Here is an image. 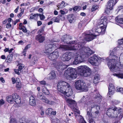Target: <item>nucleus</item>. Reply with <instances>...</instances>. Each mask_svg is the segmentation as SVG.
I'll return each instance as SVG.
<instances>
[{"label":"nucleus","instance_id":"29","mask_svg":"<svg viewBox=\"0 0 123 123\" xmlns=\"http://www.w3.org/2000/svg\"><path fill=\"white\" fill-rule=\"evenodd\" d=\"M77 107V105H76V107L74 106L73 107V110H74V111L76 112L75 113H74L76 117L77 116L79 115L80 113V111L79 110L76 108Z\"/></svg>","mask_w":123,"mask_h":123},{"label":"nucleus","instance_id":"20","mask_svg":"<svg viewBox=\"0 0 123 123\" xmlns=\"http://www.w3.org/2000/svg\"><path fill=\"white\" fill-rule=\"evenodd\" d=\"M116 49H114L110 53L109 56L108 57L109 58H116L118 59V57L116 55Z\"/></svg>","mask_w":123,"mask_h":123},{"label":"nucleus","instance_id":"21","mask_svg":"<svg viewBox=\"0 0 123 123\" xmlns=\"http://www.w3.org/2000/svg\"><path fill=\"white\" fill-rule=\"evenodd\" d=\"M115 20L117 23L123 24V14L115 18Z\"/></svg>","mask_w":123,"mask_h":123},{"label":"nucleus","instance_id":"45","mask_svg":"<svg viewBox=\"0 0 123 123\" xmlns=\"http://www.w3.org/2000/svg\"><path fill=\"white\" fill-rule=\"evenodd\" d=\"M115 87L114 86L113 84L111 83H110L109 84V86L108 87V89H114V90H115Z\"/></svg>","mask_w":123,"mask_h":123},{"label":"nucleus","instance_id":"40","mask_svg":"<svg viewBox=\"0 0 123 123\" xmlns=\"http://www.w3.org/2000/svg\"><path fill=\"white\" fill-rule=\"evenodd\" d=\"M99 79V76L98 75H96L94 78V79L93 80V82L94 83H95L97 82L96 81L98 80Z\"/></svg>","mask_w":123,"mask_h":123},{"label":"nucleus","instance_id":"46","mask_svg":"<svg viewBox=\"0 0 123 123\" xmlns=\"http://www.w3.org/2000/svg\"><path fill=\"white\" fill-rule=\"evenodd\" d=\"M14 101L17 104L20 103L21 102V100L20 99V98L18 97V98H16V99L14 100Z\"/></svg>","mask_w":123,"mask_h":123},{"label":"nucleus","instance_id":"49","mask_svg":"<svg viewBox=\"0 0 123 123\" xmlns=\"http://www.w3.org/2000/svg\"><path fill=\"white\" fill-rule=\"evenodd\" d=\"M52 109L51 108H49L46 110V113L48 112V115H49L51 113L52 111Z\"/></svg>","mask_w":123,"mask_h":123},{"label":"nucleus","instance_id":"37","mask_svg":"<svg viewBox=\"0 0 123 123\" xmlns=\"http://www.w3.org/2000/svg\"><path fill=\"white\" fill-rule=\"evenodd\" d=\"M37 17L39 16L41 20H43L45 18V16L43 14L41 15L40 14L37 13Z\"/></svg>","mask_w":123,"mask_h":123},{"label":"nucleus","instance_id":"4","mask_svg":"<svg viewBox=\"0 0 123 123\" xmlns=\"http://www.w3.org/2000/svg\"><path fill=\"white\" fill-rule=\"evenodd\" d=\"M122 109L116 107H111L108 109L106 112V114L111 118H117L118 120H120L123 117L122 113Z\"/></svg>","mask_w":123,"mask_h":123},{"label":"nucleus","instance_id":"9","mask_svg":"<svg viewBox=\"0 0 123 123\" xmlns=\"http://www.w3.org/2000/svg\"><path fill=\"white\" fill-rule=\"evenodd\" d=\"M74 55V53L67 52L64 54L61 57V60L63 61H68L70 60Z\"/></svg>","mask_w":123,"mask_h":123},{"label":"nucleus","instance_id":"31","mask_svg":"<svg viewBox=\"0 0 123 123\" xmlns=\"http://www.w3.org/2000/svg\"><path fill=\"white\" fill-rule=\"evenodd\" d=\"M73 15L72 14L69 15L68 17V19L69 22L71 23L74 19L73 17Z\"/></svg>","mask_w":123,"mask_h":123},{"label":"nucleus","instance_id":"36","mask_svg":"<svg viewBox=\"0 0 123 123\" xmlns=\"http://www.w3.org/2000/svg\"><path fill=\"white\" fill-rule=\"evenodd\" d=\"M21 86V83L20 82H16V87L18 90L20 89Z\"/></svg>","mask_w":123,"mask_h":123},{"label":"nucleus","instance_id":"52","mask_svg":"<svg viewBox=\"0 0 123 123\" xmlns=\"http://www.w3.org/2000/svg\"><path fill=\"white\" fill-rule=\"evenodd\" d=\"M118 43L120 45H121L123 43V38L121 39H119L118 40Z\"/></svg>","mask_w":123,"mask_h":123},{"label":"nucleus","instance_id":"32","mask_svg":"<svg viewBox=\"0 0 123 123\" xmlns=\"http://www.w3.org/2000/svg\"><path fill=\"white\" fill-rule=\"evenodd\" d=\"M7 102L9 103H11L12 102L14 101L15 99H13L11 95H9L7 96L6 98Z\"/></svg>","mask_w":123,"mask_h":123},{"label":"nucleus","instance_id":"54","mask_svg":"<svg viewBox=\"0 0 123 123\" xmlns=\"http://www.w3.org/2000/svg\"><path fill=\"white\" fill-rule=\"evenodd\" d=\"M86 98H85V96H84L80 100V102H86Z\"/></svg>","mask_w":123,"mask_h":123},{"label":"nucleus","instance_id":"15","mask_svg":"<svg viewBox=\"0 0 123 123\" xmlns=\"http://www.w3.org/2000/svg\"><path fill=\"white\" fill-rule=\"evenodd\" d=\"M71 39V37L69 35H66L63 36L61 38L62 41L64 42L65 44H68L69 40Z\"/></svg>","mask_w":123,"mask_h":123},{"label":"nucleus","instance_id":"64","mask_svg":"<svg viewBox=\"0 0 123 123\" xmlns=\"http://www.w3.org/2000/svg\"><path fill=\"white\" fill-rule=\"evenodd\" d=\"M38 26H40L42 24V22L40 21H37V22Z\"/></svg>","mask_w":123,"mask_h":123},{"label":"nucleus","instance_id":"51","mask_svg":"<svg viewBox=\"0 0 123 123\" xmlns=\"http://www.w3.org/2000/svg\"><path fill=\"white\" fill-rule=\"evenodd\" d=\"M37 14H35L33 15L32 13L31 14V16L30 17V19H33L34 18V17H37Z\"/></svg>","mask_w":123,"mask_h":123},{"label":"nucleus","instance_id":"58","mask_svg":"<svg viewBox=\"0 0 123 123\" xmlns=\"http://www.w3.org/2000/svg\"><path fill=\"white\" fill-rule=\"evenodd\" d=\"M24 11H23L22 10L21 11V12L18 14L17 15V16L18 17H20L22 14H23Z\"/></svg>","mask_w":123,"mask_h":123},{"label":"nucleus","instance_id":"60","mask_svg":"<svg viewBox=\"0 0 123 123\" xmlns=\"http://www.w3.org/2000/svg\"><path fill=\"white\" fill-rule=\"evenodd\" d=\"M12 83L13 84H14L16 82V80L14 77H12Z\"/></svg>","mask_w":123,"mask_h":123},{"label":"nucleus","instance_id":"59","mask_svg":"<svg viewBox=\"0 0 123 123\" xmlns=\"http://www.w3.org/2000/svg\"><path fill=\"white\" fill-rule=\"evenodd\" d=\"M27 72V70L25 68L23 69L21 73L22 74L25 73Z\"/></svg>","mask_w":123,"mask_h":123},{"label":"nucleus","instance_id":"1","mask_svg":"<svg viewBox=\"0 0 123 123\" xmlns=\"http://www.w3.org/2000/svg\"><path fill=\"white\" fill-rule=\"evenodd\" d=\"M67 46L69 47H71V46H74V45H71L69 46L67 45H60V49L62 50V51L70 50H79V52H80V55H78L75 57L74 60L73 62V64L77 65V64L82 62L84 61V59L87 58L92 54H94V52L91 50L89 48L84 47H81L79 46V49H78L75 50L74 49H70L66 50L64 48L62 47V46Z\"/></svg>","mask_w":123,"mask_h":123},{"label":"nucleus","instance_id":"50","mask_svg":"<svg viewBox=\"0 0 123 123\" xmlns=\"http://www.w3.org/2000/svg\"><path fill=\"white\" fill-rule=\"evenodd\" d=\"M39 83L40 84L43 85H48V84H46V81L44 80H42V81H40Z\"/></svg>","mask_w":123,"mask_h":123},{"label":"nucleus","instance_id":"43","mask_svg":"<svg viewBox=\"0 0 123 123\" xmlns=\"http://www.w3.org/2000/svg\"><path fill=\"white\" fill-rule=\"evenodd\" d=\"M12 96L13 99H15L16 98H18V95L16 93H14L13 94Z\"/></svg>","mask_w":123,"mask_h":123},{"label":"nucleus","instance_id":"7","mask_svg":"<svg viewBox=\"0 0 123 123\" xmlns=\"http://www.w3.org/2000/svg\"><path fill=\"white\" fill-rule=\"evenodd\" d=\"M64 74H66V78L68 80H71L77 77V74L76 69L72 68L70 67L66 70Z\"/></svg>","mask_w":123,"mask_h":123},{"label":"nucleus","instance_id":"16","mask_svg":"<svg viewBox=\"0 0 123 123\" xmlns=\"http://www.w3.org/2000/svg\"><path fill=\"white\" fill-rule=\"evenodd\" d=\"M37 97L42 100L43 102L47 103H49V101L46 98L45 96H43V94L42 92H38L37 95Z\"/></svg>","mask_w":123,"mask_h":123},{"label":"nucleus","instance_id":"44","mask_svg":"<svg viewBox=\"0 0 123 123\" xmlns=\"http://www.w3.org/2000/svg\"><path fill=\"white\" fill-rule=\"evenodd\" d=\"M31 46V44H28L27 45H26L24 49V52H23V53L24 54L25 53L24 52H25L28 49V48H30V47Z\"/></svg>","mask_w":123,"mask_h":123},{"label":"nucleus","instance_id":"62","mask_svg":"<svg viewBox=\"0 0 123 123\" xmlns=\"http://www.w3.org/2000/svg\"><path fill=\"white\" fill-rule=\"evenodd\" d=\"M89 123H95L94 120L92 118L90 119L89 120Z\"/></svg>","mask_w":123,"mask_h":123},{"label":"nucleus","instance_id":"39","mask_svg":"<svg viewBox=\"0 0 123 123\" xmlns=\"http://www.w3.org/2000/svg\"><path fill=\"white\" fill-rule=\"evenodd\" d=\"M93 108H95L97 109V110H98V109H100V106L99 105H92L91 106V111Z\"/></svg>","mask_w":123,"mask_h":123},{"label":"nucleus","instance_id":"27","mask_svg":"<svg viewBox=\"0 0 123 123\" xmlns=\"http://www.w3.org/2000/svg\"><path fill=\"white\" fill-rule=\"evenodd\" d=\"M42 91L45 95H48L50 93L49 90L45 87H43L42 89Z\"/></svg>","mask_w":123,"mask_h":123},{"label":"nucleus","instance_id":"53","mask_svg":"<svg viewBox=\"0 0 123 123\" xmlns=\"http://www.w3.org/2000/svg\"><path fill=\"white\" fill-rule=\"evenodd\" d=\"M87 115L88 116L89 118L92 116V114L91 113H90L89 111H87Z\"/></svg>","mask_w":123,"mask_h":123},{"label":"nucleus","instance_id":"6","mask_svg":"<svg viewBox=\"0 0 123 123\" xmlns=\"http://www.w3.org/2000/svg\"><path fill=\"white\" fill-rule=\"evenodd\" d=\"M78 71L81 75L85 77L90 76L92 73L91 69L85 65L78 67Z\"/></svg>","mask_w":123,"mask_h":123},{"label":"nucleus","instance_id":"30","mask_svg":"<svg viewBox=\"0 0 123 123\" xmlns=\"http://www.w3.org/2000/svg\"><path fill=\"white\" fill-rule=\"evenodd\" d=\"M62 16L61 15H59L57 17H54L52 19V20L54 21L55 22H59V18L60 17H62Z\"/></svg>","mask_w":123,"mask_h":123},{"label":"nucleus","instance_id":"33","mask_svg":"<svg viewBox=\"0 0 123 123\" xmlns=\"http://www.w3.org/2000/svg\"><path fill=\"white\" fill-rule=\"evenodd\" d=\"M18 70L20 71V72L21 73L23 70V68H24L25 65L24 64L20 63L18 65Z\"/></svg>","mask_w":123,"mask_h":123},{"label":"nucleus","instance_id":"8","mask_svg":"<svg viewBox=\"0 0 123 123\" xmlns=\"http://www.w3.org/2000/svg\"><path fill=\"white\" fill-rule=\"evenodd\" d=\"M75 86L76 89L83 92H86L88 88L86 84L82 80H77L75 83Z\"/></svg>","mask_w":123,"mask_h":123},{"label":"nucleus","instance_id":"34","mask_svg":"<svg viewBox=\"0 0 123 123\" xmlns=\"http://www.w3.org/2000/svg\"><path fill=\"white\" fill-rule=\"evenodd\" d=\"M65 4L64 1H62L61 4L59 3L58 4L57 7H58L59 8H63L65 6H64Z\"/></svg>","mask_w":123,"mask_h":123},{"label":"nucleus","instance_id":"10","mask_svg":"<svg viewBox=\"0 0 123 123\" xmlns=\"http://www.w3.org/2000/svg\"><path fill=\"white\" fill-rule=\"evenodd\" d=\"M55 67L59 72L60 74L62 73L63 70L67 68L68 66L66 65H63L62 62L55 63Z\"/></svg>","mask_w":123,"mask_h":123},{"label":"nucleus","instance_id":"28","mask_svg":"<svg viewBox=\"0 0 123 123\" xmlns=\"http://www.w3.org/2000/svg\"><path fill=\"white\" fill-rule=\"evenodd\" d=\"M108 89L109 92L107 95L110 97H111L110 96L114 94L115 90H114V89Z\"/></svg>","mask_w":123,"mask_h":123},{"label":"nucleus","instance_id":"18","mask_svg":"<svg viewBox=\"0 0 123 123\" xmlns=\"http://www.w3.org/2000/svg\"><path fill=\"white\" fill-rule=\"evenodd\" d=\"M35 39L37 40L38 41L39 43H41L44 41L45 39L44 36L41 34H39L36 36Z\"/></svg>","mask_w":123,"mask_h":123},{"label":"nucleus","instance_id":"23","mask_svg":"<svg viewBox=\"0 0 123 123\" xmlns=\"http://www.w3.org/2000/svg\"><path fill=\"white\" fill-rule=\"evenodd\" d=\"M29 103L30 105L34 106L36 105V101L35 98L32 96H31L30 98Z\"/></svg>","mask_w":123,"mask_h":123},{"label":"nucleus","instance_id":"3","mask_svg":"<svg viewBox=\"0 0 123 123\" xmlns=\"http://www.w3.org/2000/svg\"><path fill=\"white\" fill-rule=\"evenodd\" d=\"M58 90L68 97L73 94L72 90L68 83L64 81L59 82L57 85Z\"/></svg>","mask_w":123,"mask_h":123},{"label":"nucleus","instance_id":"47","mask_svg":"<svg viewBox=\"0 0 123 123\" xmlns=\"http://www.w3.org/2000/svg\"><path fill=\"white\" fill-rule=\"evenodd\" d=\"M117 92H119L123 94V88L120 87L117 88Z\"/></svg>","mask_w":123,"mask_h":123},{"label":"nucleus","instance_id":"14","mask_svg":"<svg viewBox=\"0 0 123 123\" xmlns=\"http://www.w3.org/2000/svg\"><path fill=\"white\" fill-rule=\"evenodd\" d=\"M65 100L69 106L73 107H76L77 103L74 100L69 98H66Z\"/></svg>","mask_w":123,"mask_h":123},{"label":"nucleus","instance_id":"57","mask_svg":"<svg viewBox=\"0 0 123 123\" xmlns=\"http://www.w3.org/2000/svg\"><path fill=\"white\" fill-rule=\"evenodd\" d=\"M11 26V25L9 23L7 24L6 25V27L7 29L9 28Z\"/></svg>","mask_w":123,"mask_h":123},{"label":"nucleus","instance_id":"19","mask_svg":"<svg viewBox=\"0 0 123 123\" xmlns=\"http://www.w3.org/2000/svg\"><path fill=\"white\" fill-rule=\"evenodd\" d=\"M55 46L54 45L49 44L47 45L46 48V53H49L55 48Z\"/></svg>","mask_w":123,"mask_h":123},{"label":"nucleus","instance_id":"35","mask_svg":"<svg viewBox=\"0 0 123 123\" xmlns=\"http://www.w3.org/2000/svg\"><path fill=\"white\" fill-rule=\"evenodd\" d=\"M95 98L96 99H98V102H100L101 101L102 97L99 94H97V95L95 96Z\"/></svg>","mask_w":123,"mask_h":123},{"label":"nucleus","instance_id":"63","mask_svg":"<svg viewBox=\"0 0 123 123\" xmlns=\"http://www.w3.org/2000/svg\"><path fill=\"white\" fill-rule=\"evenodd\" d=\"M20 21L19 19H16L15 21L13 22V24L14 25H15L18 22Z\"/></svg>","mask_w":123,"mask_h":123},{"label":"nucleus","instance_id":"24","mask_svg":"<svg viewBox=\"0 0 123 123\" xmlns=\"http://www.w3.org/2000/svg\"><path fill=\"white\" fill-rule=\"evenodd\" d=\"M13 53H11L9 54L6 58V59L5 61L6 62L10 63L11 61H12Z\"/></svg>","mask_w":123,"mask_h":123},{"label":"nucleus","instance_id":"61","mask_svg":"<svg viewBox=\"0 0 123 123\" xmlns=\"http://www.w3.org/2000/svg\"><path fill=\"white\" fill-rule=\"evenodd\" d=\"M14 71L16 73V74H18V75H19L20 73L19 72V71L18 70H18H17L16 69H14Z\"/></svg>","mask_w":123,"mask_h":123},{"label":"nucleus","instance_id":"2","mask_svg":"<svg viewBox=\"0 0 123 123\" xmlns=\"http://www.w3.org/2000/svg\"><path fill=\"white\" fill-rule=\"evenodd\" d=\"M94 29H92L91 30L88 31H86L85 33V35L84 37L85 40H80L78 41L77 42V43L75 44L74 46H71V47H69L67 46H62V47L64 48L65 49L69 50L70 49H74L77 50L79 49V46L80 48L81 47H83V45L86 43V41H90L94 39L96 37V35L94 32Z\"/></svg>","mask_w":123,"mask_h":123},{"label":"nucleus","instance_id":"25","mask_svg":"<svg viewBox=\"0 0 123 123\" xmlns=\"http://www.w3.org/2000/svg\"><path fill=\"white\" fill-rule=\"evenodd\" d=\"M117 2V0H110L108 3V4L109 5V6H111L113 7V6L115 5Z\"/></svg>","mask_w":123,"mask_h":123},{"label":"nucleus","instance_id":"38","mask_svg":"<svg viewBox=\"0 0 123 123\" xmlns=\"http://www.w3.org/2000/svg\"><path fill=\"white\" fill-rule=\"evenodd\" d=\"M99 114V111L98 110L93 113V115H92V117H97L98 116Z\"/></svg>","mask_w":123,"mask_h":123},{"label":"nucleus","instance_id":"22","mask_svg":"<svg viewBox=\"0 0 123 123\" xmlns=\"http://www.w3.org/2000/svg\"><path fill=\"white\" fill-rule=\"evenodd\" d=\"M49 79L50 80H53L56 77V75L55 72L54 71H51L49 74Z\"/></svg>","mask_w":123,"mask_h":123},{"label":"nucleus","instance_id":"12","mask_svg":"<svg viewBox=\"0 0 123 123\" xmlns=\"http://www.w3.org/2000/svg\"><path fill=\"white\" fill-rule=\"evenodd\" d=\"M58 56V52L57 51H54L49 54L48 57L49 59L54 61L57 58Z\"/></svg>","mask_w":123,"mask_h":123},{"label":"nucleus","instance_id":"13","mask_svg":"<svg viewBox=\"0 0 123 123\" xmlns=\"http://www.w3.org/2000/svg\"><path fill=\"white\" fill-rule=\"evenodd\" d=\"M99 27L100 28H98L95 31V33L96 36L100 34H102L105 33L106 27H104L103 26H100Z\"/></svg>","mask_w":123,"mask_h":123},{"label":"nucleus","instance_id":"56","mask_svg":"<svg viewBox=\"0 0 123 123\" xmlns=\"http://www.w3.org/2000/svg\"><path fill=\"white\" fill-rule=\"evenodd\" d=\"M5 103L4 101L3 100V99H1L0 100V106H1L2 105L4 104Z\"/></svg>","mask_w":123,"mask_h":123},{"label":"nucleus","instance_id":"42","mask_svg":"<svg viewBox=\"0 0 123 123\" xmlns=\"http://www.w3.org/2000/svg\"><path fill=\"white\" fill-rule=\"evenodd\" d=\"M98 7V6L97 5H94L92 6L91 9V11L93 12L97 9Z\"/></svg>","mask_w":123,"mask_h":123},{"label":"nucleus","instance_id":"41","mask_svg":"<svg viewBox=\"0 0 123 123\" xmlns=\"http://www.w3.org/2000/svg\"><path fill=\"white\" fill-rule=\"evenodd\" d=\"M114 75L119 78H123V74H115Z\"/></svg>","mask_w":123,"mask_h":123},{"label":"nucleus","instance_id":"5","mask_svg":"<svg viewBox=\"0 0 123 123\" xmlns=\"http://www.w3.org/2000/svg\"><path fill=\"white\" fill-rule=\"evenodd\" d=\"M118 59L112 58H106L105 61L107 65L111 70L116 72H119L121 71V69L118 66L117 62Z\"/></svg>","mask_w":123,"mask_h":123},{"label":"nucleus","instance_id":"11","mask_svg":"<svg viewBox=\"0 0 123 123\" xmlns=\"http://www.w3.org/2000/svg\"><path fill=\"white\" fill-rule=\"evenodd\" d=\"M98 57L96 55L94 54L88 59V61L92 65L96 66L98 62Z\"/></svg>","mask_w":123,"mask_h":123},{"label":"nucleus","instance_id":"26","mask_svg":"<svg viewBox=\"0 0 123 123\" xmlns=\"http://www.w3.org/2000/svg\"><path fill=\"white\" fill-rule=\"evenodd\" d=\"M113 9V7L111 6H109L108 4V6L106 8L105 10V12L107 14H108L110 12V11L112 10Z\"/></svg>","mask_w":123,"mask_h":123},{"label":"nucleus","instance_id":"55","mask_svg":"<svg viewBox=\"0 0 123 123\" xmlns=\"http://www.w3.org/2000/svg\"><path fill=\"white\" fill-rule=\"evenodd\" d=\"M80 123H86L83 118H81L80 119Z\"/></svg>","mask_w":123,"mask_h":123},{"label":"nucleus","instance_id":"17","mask_svg":"<svg viewBox=\"0 0 123 123\" xmlns=\"http://www.w3.org/2000/svg\"><path fill=\"white\" fill-rule=\"evenodd\" d=\"M106 18H103L99 20L97 25L99 26H103L104 27H106L107 24V23L106 22Z\"/></svg>","mask_w":123,"mask_h":123},{"label":"nucleus","instance_id":"48","mask_svg":"<svg viewBox=\"0 0 123 123\" xmlns=\"http://www.w3.org/2000/svg\"><path fill=\"white\" fill-rule=\"evenodd\" d=\"M45 28V26H43L39 30L38 32L40 33H43L44 31V29Z\"/></svg>","mask_w":123,"mask_h":123}]
</instances>
